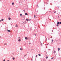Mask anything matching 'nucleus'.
Here are the masks:
<instances>
[{
	"label": "nucleus",
	"instance_id": "f257e3e1",
	"mask_svg": "<svg viewBox=\"0 0 61 61\" xmlns=\"http://www.w3.org/2000/svg\"><path fill=\"white\" fill-rule=\"evenodd\" d=\"M7 31L9 32H11V31L10 30H8Z\"/></svg>",
	"mask_w": 61,
	"mask_h": 61
},
{
	"label": "nucleus",
	"instance_id": "f03ea898",
	"mask_svg": "<svg viewBox=\"0 0 61 61\" xmlns=\"http://www.w3.org/2000/svg\"><path fill=\"white\" fill-rule=\"evenodd\" d=\"M25 39H26V40H27V39H28V38L27 37H25Z\"/></svg>",
	"mask_w": 61,
	"mask_h": 61
},
{
	"label": "nucleus",
	"instance_id": "7ed1b4c3",
	"mask_svg": "<svg viewBox=\"0 0 61 61\" xmlns=\"http://www.w3.org/2000/svg\"><path fill=\"white\" fill-rule=\"evenodd\" d=\"M25 15H28V14H27V13H26L25 14Z\"/></svg>",
	"mask_w": 61,
	"mask_h": 61
},
{
	"label": "nucleus",
	"instance_id": "20e7f679",
	"mask_svg": "<svg viewBox=\"0 0 61 61\" xmlns=\"http://www.w3.org/2000/svg\"><path fill=\"white\" fill-rule=\"evenodd\" d=\"M18 41L19 42H20V41H21V40L20 39H19Z\"/></svg>",
	"mask_w": 61,
	"mask_h": 61
},
{
	"label": "nucleus",
	"instance_id": "39448f33",
	"mask_svg": "<svg viewBox=\"0 0 61 61\" xmlns=\"http://www.w3.org/2000/svg\"><path fill=\"white\" fill-rule=\"evenodd\" d=\"M8 19H9V20H11V18H8Z\"/></svg>",
	"mask_w": 61,
	"mask_h": 61
},
{
	"label": "nucleus",
	"instance_id": "423d86ee",
	"mask_svg": "<svg viewBox=\"0 0 61 61\" xmlns=\"http://www.w3.org/2000/svg\"><path fill=\"white\" fill-rule=\"evenodd\" d=\"M15 27H18V25H17V24L15 26Z\"/></svg>",
	"mask_w": 61,
	"mask_h": 61
},
{
	"label": "nucleus",
	"instance_id": "0eeeda50",
	"mask_svg": "<svg viewBox=\"0 0 61 61\" xmlns=\"http://www.w3.org/2000/svg\"><path fill=\"white\" fill-rule=\"evenodd\" d=\"M26 21H29V20H28V19H26Z\"/></svg>",
	"mask_w": 61,
	"mask_h": 61
},
{
	"label": "nucleus",
	"instance_id": "6e6552de",
	"mask_svg": "<svg viewBox=\"0 0 61 61\" xmlns=\"http://www.w3.org/2000/svg\"><path fill=\"white\" fill-rule=\"evenodd\" d=\"M59 24H60L59 22H58L57 23V25H58Z\"/></svg>",
	"mask_w": 61,
	"mask_h": 61
},
{
	"label": "nucleus",
	"instance_id": "1a4fd4ad",
	"mask_svg": "<svg viewBox=\"0 0 61 61\" xmlns=\"http://www.w3.org/2000/svg\"><path fill=\"white\" fill-rule=\"evenodd\" d=\"M7 45V44H6V43H5L4 44V45Z\"/></svg>",
	"mask_w": 61,
	"mask_h": 61
},
{
	"label": "nucleus",
	"instance_id": "9d476101",
	"mask_svg": "<svg viewBox=\"0 0 61 61\" xmlns=\"http://www.w3.org/2000/svg\"><path fill=\"white\" fill-rule=\"evenodd\" d=\"M53 40H54L53 39L52 40V43H53Z\"/></svg>",
	"mask_w": 61,
	"mask_h": 61
},
{
	"label": "nucleus",
	"instance_id": "9b49d317",
	"mask_svg": "<svg viewBox=\"0 0 61 61\" xmlns=\"http://www.w3.org/2000/svg\"><path fill=\"white\" fill-rule=\"evenodd\" d=\"M38 55L39 56H41V55L40 54H38Z\"/></svg>",
	"mask_w": 61,
	"mask_h": 61
},
{
	"label": "nucleus",
	"instance_id": "f8f14e48",
	"mask_svg": "<svg viewBox=\"0 0 61 61\" xmlns=\"http://www.w3.org/2000/svg\"><path fill=\"white\" fill-rule=\"evenodd\" d=\"M1 21H4V19H1Z\"/></svg>",
	"mask_w": 61,
	"mask_h": 61
},
{
	"label": "nucleus",
	"instance_id": "ddd939ff",
	"mask_svg": "<svg viewBox=\"0 0 61 61\" xmlns=\"http://www.w3.org/2000/svg\"><path fill=\"white\" fill-rule=\"evenodd\" d=\"M58 51H59V50H60V48H58Z\"/></svg>",
	"mask_w": 61,
	"mask_h": 61
},
{
	"label": "nucleus",
	"instance_id": "4468645a",
	"mask_svg": "<svg viewBox=\"0 0 61 61\" xmlns=\"http://www.w3.org/2000/svg\"><path fill=\"white\" fill-rule=\"evenodd\" d=\"M34 18H36V15H34Z\"/></svg>",
	"mask_w": 61,
	"mask_h": 61
},
{
	"label": "nucleus",
	"instance_id": "2eb2a0df",
	"mask_svg": "<svg viewBox=\"0 0 61 61\" xmlns=\"http://www.w3.org/2000/svg\"><path fill=\"white\" fill-rule=\"evenodd\" d=\"M20 15L21 16H22V14H20Z\"/></svg>",
	"mask_w": 61,
	"mask_h": 61
},
{
	"label": "nucleus",
	"instance_id": "dca6fc26",
	"mask_svg": "<svg viewBox=\"0 0 61 61\" xmlns=\"http://www.w3.org/2000/svg\"><path fill=\"white\" fill-rule=\"evenodd\" d=\"M46 59H47V58H48V57H46Z\"/></svg>",
	"mask_w": 61,
	"mask_h": 61
},
{
	"label": "nucleus",
	"instance_id": "f3484780",
	"mask_svg": "<svg viewBox=\"0 0 61 61\" xmlns=\"http://www.w3.org/2000/svg\"><path fill=\"white\" fill-rule=\"evenodd\" d=\"M54 53H56V51H54Z\"/></svg>",
	"mask_w": 61,
	"mask_h": 61
},
{
	"label": "nucleus",
	"instance_id": "a211bd4d",
	"mask_svg": "<svg viewBox=\"0 0 61 61\" xmlns=\"http://www.w3.org/2000/svg\"><path fill=\"white\" fill-rule=\"evenodd\" d=\"M12 59L13 60H14V59H15V58H13Z\"/></svg>",
	"mask_w": 61,
	"mask_h": 61
},
{
	"label": "nucleus",
	"instance_id": "6ab92c4d",
	"mask_svg": "<svg viewBox=\"0 0 61 61\" xmlns=\"http://www.w3.org/2000/svg\"><path fill=\"white\" fill-rule=\"evenodd\" d=\"M36 57H37V55H36Z\"/></svg>",
	"mask_w": 61,
	"mask_h": 61
},
{
	"label": "nucleus",
	"instance_id": "aec40b11",
	"mask_svg": "<svg viewBox=\"0 0 61 61\" xmlns=\"http://www.w3.org/2000/svg\"><path fill=\"white\" fill-rule=\"evenodd\" d=\"M58 26V24H57V26Z\"/></svg>",
	"mask_w": 61,
	"mask_h": 61
},
{
	"label": "nucleus",
	"instance_id": "412c9836",
	"mask_svg": "<svg viewBox=\"0 0 61 61\" xmlns=\"http://www.w3.org/2000/svg\"><path fill=\"white\" fill-rule=\"evenodd\" d=\"M53 58H54L53 57V58H52L51 59H53Z\"/></svg>",
	"mask_w": 61,
	"mask_h": 61
},
{
	"label": "nucleus",
	"instance_id": "4be33fe9",
	"mask_svg": "<svg viewBox=\"0 0 61 61\" xmlns=\"http://www.w3.org/2000/svg\"><path fill=\"white\" fill-rule=\"evenodd\" d=\"M14 3H12V4L14 5Z\"/></svg>",
	"mask_w": 61,
	"mask_h": 61
},
{
	"label": "nucleus",
	"instance_id": "5701e85b",
	"mask_svg": "<svg viewBox=\"0 0 61 61\" xmlns=\"http://www.w3.org/2000/svg\"><path fill=\"white\" fill-rule=\"evenodd\" d=\"M20 50H23V49H22V48H20Z\"/></svg>",
	"mask_w": 61,
	"mask_h": 61
},
{
	"label": "nucleus",
	"instance_id": "b1692460",
	"mask_svg": "<svg viewBox=\"0 0 61 61\" xmlns=\"http://www.w3.org/2000/svg\"><path fill=\"white\" fill-rule=\"evenodd\" d=\"M29 21H31V20L30 19H29Z\"/></svg>",
	"mask_w": 61,
	"mask_h": 61
},
{
	"label": "nucleus",
	"instance_id": "393cba45",
	"mask_svg": "<svg viewBox=\"0 0 61 61\" xmlns=\"http://www.w3.org/2000/svg\"><path fill=\"white\" fill-rule=\"evenodd\" d=\"M26 56V55H25L24 56Z\"/></svg>",
	"mask_w": 61,
	"mask_h": 61
},
{
	"label": "nucleus",
	"instance_id": "a878e982",
	"mask_svg": "<svg viewBox=\"0 0 61 61\" xmlns=\"http://www.w3.org/2000/svg\"><path fill=\"white\" fill-rule=\"evenodd\" d=\"M23 11L24 12H25V10H23Z\"/></svg>",
	"mask_w": 61,
	"mask_h": 61
},
{
	"label": "nucleus",
	"instance_id": "bb28decb",
	"mask_svg": "<svg viewBox=\"0 0 61 61\" xmlns=\"http://www.w3.org/2000/svg\"><path fill=\"white\" fill-rule=\"evenodd\" d=\"M3 61H5V59H4L3 60Z\"/></svg>",
	"mask_w": 61,
	"mask_h": 61
},
{
	"label": "nucleus",
	"instance_id": "cd10ccee",
	"mask_svg": "<svg viewBox=\"0 0 61 61\" xmlns=\"http://www.w3.org/2000/svg\"><path fill=\"white\" fill-rule=\"evenodd\" d=\"M0 22H2V20H0Z\"/></svg>",
	"mask_w": 61,
	"mask_h": 61
},
{
	"label": "nucleus",
	"instance_id": "c85d7f7f",
	"mask_svg": "<svg viewBox=\"0 0 61 61\" xmlns=\"http://www.w3.org/2000/svg\"><path fill=\"white\" fill-rule=\"evenodd\" d=\"M60 24H61V22H60Z\"/></svg>",
	"mask_w": 61,
	"mask_h": 61
},
{
	"label": "nucleus",
	"instance_id": "c756f323",
	"mask_svg": "<svg viewBox=\"0 0 61 61\" xmlns=\"http://www.w3.org/2000/svg\"><path fill=\"white\" fill-rule=\"evenodd\" d=\"M35 36H36V34H35Z\"/></svg>",
	"mask_w": 61,
	"mask_h": 61
},
{
	"label": "nucleus",
	"instance_id": "7c9ffc66",
	"mask_svg": "<svg viewBox=\"0 0 61 61\" xmlns=\"http://www.w3.org/2000/svg\"><path fill=\"white\" fill-rule=\"evenodd\" d=\"M31 60L32 61H33V59H31Z\"/></svg>",
	"mask_w": 61,
	"mask_h": 61
},
{
	"label": "nucleus",
	"instance_id": "2f4dec72",
	"mask_svg": "<svg viewBox=\"0 0 61 61\" xmlns=\"http://www.w3.org/2000/svg\"><path fill=\"white\" fill-rule=\"evenodd\" d=\"M54 13H56V11L54 12Z\"/></svg>",
	"mask_w": 61,
	"mask_h": 61
},
{
	"label": "nucleus",
	"instance_id": "473e14b6",
	"mask_svg": "<svg viewBox=\"0 0 61 61\" xmlns=\"http://www.w3.org/2000/svg\"><path fill=\"white\" fill-rule=\"evenodd\" d=\"M19 38H20V37H19Z\"/></svg>",
	"mask_w": 61,
	"mask_h": 61
},
{
	"label": "nucleus",
	"instance_id": "72a5a7b5",
	"mask_svg": "<svg viewBox=\"0 0 61 61\" xmlns=\"http://www.w3.org/2000/svg\"><path fill=\"white\" fill-rule=\"evenodd\" d=\"M7 61H9V60H8Z\"/></svg>",
	"mask_w": 61,
	"mask_h": 61
},
{
	"label": "nucleus",
	"instance_id": "f704fd0d",
	"mask_svg": "<svg viewBox=\"0 0 61 61\" xmlns=\"http://www.w3.org/2000/svg\"><path fill=\"white\" fill-rule=\"evenodd\" d=\"M58 8H59V7H58Z\"/></svg>",
	"mask_w": 61,
	"mask_h": 61
},
{
	"label": "nucleus",
	"instance_id": "c9c22d12",
	"mask_svg": "<svg viewBox=\"0 0 61 61\" xmlns=\"http://www.w3.org/2000/svg\"><path fill=\"white\" fill-rule=\"evenodd\" d=\"M29 44H31V43H29Z\"/></svg>",
	"mask_w": 61,
	"mask_h": 61
},
{
	"label": "nucleus",
	"instance_id": "e433bc0d",
	"mask_svg": "<svg viewBox=\"0 0 61 61\" xmlns=\"http://www.w3.org/2000/svg\"><path fill=\"white\" fill-rule=\"evenodd\" d=\"M32 58H33V56H32Z\"/></svg>",
	"mask_w": 61,
	"mask_h": 61
}]
</instances>
